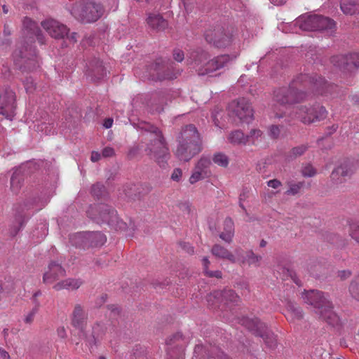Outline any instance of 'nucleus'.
<instances>
[{
	"mask_svg": "<svg viewBox=\"0 0 359 359\" xmlns=\"http://www.w3.org/2000/svg\"><path fill=\"white\" fill-rule=\"evenodd\" d=\"M211 253L215 257L221 259H226L231 263H236L237 262L235 255L231 252L227 248L219 244H215L212 245L211 249Z\"/></svg>",
	"mask_w": 359,
	"mask_h": 359,
	"instance_id": "nucleus-28",
	"label": "nucleus"
},
{
	"mask_svg": "<svg viewBox=\"0 0 359 359\" xmlns=\"http://www.w3.org/2000/svg\"><path fill=\"white\" fill-rule=\"evenodd\" d=\"M233 231H231L230 229L222 232L219 234V238L224 241L227 243H231L232 241V238L233 237Z\"/></svg>",
	"mask_w": 359,
	"mask_h": 359,
	"instance_id": "nucleus-51",
	"label": "nucleus"
},
{
	"mask_svg": "<svg viewBox=\"0 0 359 359\" xmlns=\"http://www.w3.org/2000/svg\"><path fill=\"white\" fill-rule=\"evenodd\" d=\"M327 240L334 245L339 248H343L346 245V243L345 240H343L339 235L337 234H330L327 237Z\"/></svg>",
	"mask_w": 359,
	"mask_h": 359,
	"instance_id": "nucleus-47",
	"label": "nucleus"
},
{
	"mask_svg": "<svg viewBox=\"0 0 359 359\" xmlns=\"http://www.w3.org/2000/svg\"><path fill=\"white\" fill-rule=\"evenodd\" d=\"M246 136L240 130L232 131L229 137L228 140L233 144H246Z\"/></svg>",
	"mask_w": 359,
	"mask_h": 359,
	"instance_id": "nucleus-35",
	"label": "nucleus"
},
{
	"mask_svg": "<svg viewBox=\"0 0 359 359\" xmlns=\"http://www.w3.org/2000/svg\"><path fill=\"white\" fill-rule=\"evenodd\" d=\"M13 57L15 66L22 72H33L39 67L36 48L32 46L16 49Z\"/></svg>",
	"mask_w": 359,
	"mask_h": 359,
	"instance_id": "nucleus-8",
	"label": "nucleus"
},
{
	"mask_svg": "<svg viewBox=\"0 0 359 359\" xmlns=\"http://www.w3.org/2000/svg\"><path fill=\"white\" fill-rule=\"evenodd\" d=\"M280 134V129L277 125H272L269 128V136L273 139H277Z\"/></svg>",
	"mask_w": 359,
	"mask_h": 359,
	"instance_id": "nucleus-54",
	"label": "nucleus"
},
{
	"mask_svg": "<svg viewBox=\"0 0 359 359\" xmlns=\"http://www.w3.org/2000/svg\"><path fill=\"white\" fill-rule=\"evenodd\" d=\"M176 140L177 145L175 155L180 161H189L202 151L201 135L193 124L182 127Z\"/></svg>",
	"mask_w": 359,
	"mask_h": 359,
	"instance_id": "nucleus-3",
	"label": "nucleus"
},
{
	"mask_svg": "<svg viewBox=\"0 0 359 359\" xmlns=\"http://www.w3.org/2000/svg\"><path fill=\"white\" fill-rule=\"evenodd\" d=\"M212 161L215 163L222 167H226L229 164V158L223 153H217L213 156Z\"/></svg>",
	"mask_w": 359,
	"mask_h": 359,
	"instance_id": "nucleus-44",
	"label": "nucleus"
},
{
	"mask_svg": "<svg viewBox=\"0 0 359 359\" xmlns=\"http://www.w3.org/2000/svg\"><path fill=\"white\" fill-rule=\"evenodd\" d=\"M148 78L154 81L176 79L180 72L174 69L172 62H165L162 58L157 59L147 68Z\"/></svg>",
	"mask_w": 359,
	"mask_h": 359,
	"instance_id": "nucleus-10",
	"label": "nucleus"
},
{
	"mask_svg": "<svg viewBox=\"0 0 359 359\" xmlns=\"http://www.w3.org/2000/svg\"><path fill=\"white\" fill-rule=\"evenodd\" d=\"M349 292L354 299L359 301V276L351 283Z\"/></svg>",
	"mask_w": 359,
	"mask_h": 359,
	"instance_id": "nucleus-45",
	"label": "nucleus"
},
{
	"mask_svg": "<svg viewBox=\"0 0 359 359\" xmlns=\"http://www.w3.org/2000/svg\"><path fill=\"white\" fill-rule=\"evenodd\" d=\"M321 269V266L316 262H313L312 264H310L308 267V270L311 276L315 277H318L320 273L318 271Z\"/></svg>",
	"mask_w": 359,
	"mask_h": 359,
	"instance_id": "nucleus-53",
	"label": "nucleus"
},
{
	"mask_svg": "<svg viewBox=\"0 0 359 359\" xmlns=\"http://www.w3.org/2000/svg\"><path fill=\"white\" fill-rule=\"evenodd\" d=\"M205 39L209 43H212L215 46L221 48L229 45L231 34L226 33L222 27H217L213 30L206 31Z\"/></svg>",
	"mask_w": 359,
	"mask_h": 359,
	"instance_id": "nucleus-15",
	"label": "nucleus"
},
{
	"mask_svg": "<svg viewBox=\"0 0 359 359\" xmlns=\"http://www.w3.org/2000/svg\"><path fill=\"white\" fill-rule=\"evenodd\" d=\"M106 240V236L100 231L88 232L87 248L102 246Z\"/></svg>",
	"mask_w": 359,
	"mask_h": 359,
	"instance_id": "nucleus-32",
	"label": "nucleus"
},
{
	"mask_svg": "<svg viewBox=\"0 0 359 359\" xmlns=\"http://www.w3.org/2000/svg\"><path fill=\"white\" fill-rule=\"evenodd\" d=\"M23 83L27 93H32L34 90L35 83L32 77H26Z\"/></svg>",
	"mask_w": 359,
	"mask_h": 359,
	"instance_id": "nucleus-50",
	"label": "nucleus"
},
{
	"mask_svg": "<svg viewBox=\"0 0 359 359\" xmlns=\"http://www.w3.org/2000/svg\"><path fill=\"white\" fill-rule=\"evenodd\" d=\"M304 184V183L303 182H298L297 184H290V189L287 191L286 193L287 194H291L292 195L297 194V193H299L300 189L303 187Z\"/></svg>",
	"mask_w": 359,
	"mask_h": 359,
	"instance_id": "nucleus-52",
	"label": "nucleus"
},
{
	"mask_svg": "<svg viewBox=\"0 0 359 359\" xmlns=\"http://www.w3.org/2000/svg\"><path fill=\"white\" fill-rule=\"evenodd\" d=\"M236 254L237 256V262H240L241 264L255 265L259 266V263L262 259L261 255L254 253L252 250H248L244 252L242 249H236Z\"/></svg>",
	"mask_w": 359,
	"mask_h": 359,
	"instance_id": "nucleus-22",
	"label": "nucleus"
},
{
	"mask_svg": "<svg viewBox=\"0 0 359 359\" xmlns=\"http://www.w3.org/2000/svg\"><path fill=\"white\" fill-rule=\"evenodd\" d=\"M302 173L304 177H311L316 175V169L311 165L307 164L302 168Z\"/></svg>",
	"mask_w": 359,
	"mask_h": 359,
	"instance_id": "nucleus-48",
	"label": "nucleus"
},
{
	"mask_svg": "<svg viewBox=\"0 0 359 359\" xmlns=\"http://www.w3.org/2000/svg\"><path fill=\"white\" fill-rule=\"evenodd\" d=\"M29 215L22 212H16L12 224L8 229V233L11 236H15L18 232L24 227L29 218Z\"/></svg>",
	"mask_w": 359,
	"mask_h": 359,
	"instance_id": "nucleus-25",
	"label": "nucleus"
},
{
	"mask_svg": "<svg viewBox=\"0 0 359 359\" xmlns=\"http://www.w3.org/2000/svg\"><path fill=\"white\" fill-rule=\"evenodd\" d=\"M229 61V56L222 55L206 61L203 66L197 69L198 75H206L224 67Z\"/></svg>",
	"mask_w": 359,
	"mask_h": 359,
	"instance_id": "nucleus-18",
	"label": "nucleus"
},
{
	"mask_svg": "<svg viewBox=\"0 0 359 359\" xmlns=\"http://www.w3.org/2000/svg\"><path fill=\"white\" fill-rule=\"evenodd\" d=\"M211 161L207 157H202L196 165L194 172L189 178V182L194 184L199 180L209 177L211 175L210 166Z\"/></svg>",
	"mask_w": 359,
	"mask_h": 359,
	"instance_id": "nucleus-17",
	"label": "nucleus"
},
{
	"mask_svg": "<svg viewBox=\"0 0 359 359\" xmlns=\"http://www.w3.org/2000/svg\"><path fill=\"white\" fill-rule=\"evenodd\" d=\"M172 55L175 60L179 62H181L184 59V52L178 48L173 50Z\"/></svg>",
	"mask_w": 359,
	"mask_h": 359,
	"instance_id": "nucleus-55",
	"label": "nucleus"
},
{
	"mask_svg": "<svg viewBox=\"0 0 359 359\" xmlns=\"http://www.w3.org/2000/svg\"><path fill=\"white\" fill-rule=\"evenodd\" d=\"M222 292V303L228 304L229 303H237L240 297L239 296L231 289H224Z\"/></svg>",
	"mask_w": 359,
	"mask_h": 359,
	"instance_id": "nucleus-37",
	"label": "nucleus"
},
{
	"mask_svg": "<svg viewBox=\"0 0 359 359\" xmlns=\"http://www.w3.org/2000/svg\"><path fill=\"white\" fill-rule=\"evenodd\" d=\"M147 21L149 26L157 32L164 31L168 26V21L160 14H149Z\"/></svg>",
	"mask_w": 359,
	"mask_h": 359,
	"instance_id": "nucleus-26",
	"label": "nucleus"
},
{
	"mask_svg": "<svg viewBox=\"0 0 359 359\" xmlns=\"http://www.w3.org/2000/svg\"><path fill=\"white\" fill-rule=\"evenodd\" d=\"M147 132L146 154L154 160L161 168H165L170 158L168 144L162 133L156 126L149 123H143L141 127Z\"/></svg>",
	"mask_w": 359,
	"mask_h": 359,
	"instance_id": "nucleus-2",
	"label": "nucleus"
},
{
	"mask_svg": "<svg viewBox=\"0 0 359 359\" xmlns=\"http://www.w3.org/2000/svg\"><path fill=\"white\" fill-rule=\"evenodd\" d=\"M104 157H111L114 155V149L111 147H105L102 152Z\"/></svg>",
	"mask_w": 359,
	"mask_h": 359,
	"instance_id": "nucleus-61",
	"label": "nucleus"
},
{
	"mask_svg": "<svg viewBox=\"0 0 359 359\" xmlns=\"http://www.w3.org/2000/svg\"><path fill=\"white\" fill-rule=\"evenodd\" d=\"M334 87L318 74L310 76L301 74L293 79L288 88L283 87L276 90L274 100L281 105L294 104L309 100L310 95L306 90H311L319 95H327Z\"/></svg>",
	"mask_w": 359,
	"mask_h": 359,
	"instance_id": "nucleus-1",
	"label": "nucleus"
},
{
	"mask_svg": "<svg viewBox=\"0 0 359 359\" xmlns=\"http://www.w3.org/2000/svg\"><path fill=\"white\" fill-rule=\"evenodd\" d=\"M327 111L325 107L319 103L308 107L300 105L292 108L290 114L291 118L299 119L304 124H311L320 121L327 117Z\"/></svg>",
	"mask_w": 359,
	"mask_h": 359,
	"instance_id": "nucleus-7",
	"label": "nucleus"
},
{
	"mask_svg": "<svg viewBox=\"0 0 359 359\" xmlns=\"http://www.w3.org/2000/svg\"><path fill=\"white\" fill-rule=\"evenodd\" d=\"M229 109L232 114L242 122L249 123L253 119L252 108L250 103L245 98L233 101L229 104Z\"/></svg>",
	"mask_w": 359,
	"mask_h": 359,
	"instance_id": "nucleus-13",
	"label": "nucleus"
},
{
	"mask_svg": "<svg viewBox=\"0 0 359 359\" xmlns=\"http://www.w3.org/2000/svg\"><path fill=\"white\" fill-rule=\"evenodd\" d=\"M229 229L234 232L232 219L230 217H226L224 222V230L226 231Z\"/></svg>",
	"mask_w": 359,
	"mask_h": 359,
	"instance_id": "nucleus-59",
	"label": "nucleus"
},
{
	"mask_svg": "<svg viewBox=\"0 0 359 359\" xmlns=\"http://www.w3.org/2000/svg\"><path fill=\"white\" fill-rule=\"evenodd\" d=\"M182 175V170L180 168H175L171 175V179L173 181L179 182L181 180Z\"/></svg>",
	"mask_w": 359,
	"mask_h": 359,
	"instance_id": "nucleus-57",
	"label": "nucleus"
},
{
	"mask_svg": "<svg viewBox=\"0 0 359 359\" xmlns=\"http://www.w3.org/2000/svg\"><path fill=\"white\" fill-rule=\"evenodd\" d=\"M309 147L308 144H303L294 147L288 152L287 157L289 160H294L302 156L308 150Z\"/></svg>",
	"mask_w": 359,
	"mask_h": 359,
	"instance_id": "nucleus-38",
	"label": "nucleus"
},
{
	"mask_svg": "<svg viewBox=\"0 0 359 359\" xmlns=\"http://www.w3.org/2000/svg\"><path fill=\"white\" fill-rule=\"evenodd\" d=\"M87 215L97 224H107L116 230H126L127 224L118 217L116 210L104 203H98L90 205Z\"/></svg>",
	"mask_w": 359,
	"mask_h": 359,
	"instance_id": "nucleus-5",
	"label": "nucleus"
},
{
	"mask_svg": "<svg viewBox=\"0 0 359 359\" xmlns=\"http://www.w3.org/2000/svg\"><path fill=\"white\" fill-rule=\"evenodd\" d=\"M25 180V175L22 168L16 169L12 174L11 177V189L18 194L21 189Z\"/></svg>",
	"mask_w": 359,
	"mask_h": 359,
	"instance_id": "nucleus-29",
	"label": "nucleus"
},
{
	"mask_svg": "<svg viewBox=\"0 0 359 359\" xmlns=\"http://www.w3.org/2000/svg\"><path fill=\"white\" fill-rule=\"evenodd\" d=\"M189 342V338L184 336L180 332L170 335L166 340L168 359L182 358L184 355V348Z\"/></svg>",
	"mask_w": 359,
	"mask_h": 359,
	"instance_id": "nucleus-11",
	"label": "nucleus"
},
{
	"mask_svg": "<svg viewBox=\"0 0 359 359\" xmlns=\"http://www.w3.org/2000/svg\"><path fill=\"white\" fill-rule=\"evenodd\" d=\"M70 319L71 325L75 329L81 332L84 331L87 324L88 315L81 304H76L74 305Z\"/></svg>",
	"mask_w": 359,
	"mask_h": 359,
	"instance_id": "nucleus-20",
	"label": "nucleus"
},
{
	"mask_svg": "<svg viewBox=\"0 0 359 359\" xmlns=\"http://www.w3.org/2000/svg\"><path fill=\"white\" fill-rule=\"evenodd\" d=\"M91 194L97 199L102 198L106 194V189L102 184L97 183L93 184L91 189Z\"/></svg>",
	"mask_w": 359,
	"mask_h": 359,
	"instance_id": "nucleus-43",
	"label": "nucleus"
},
{
	"mask_svg": "<svg viewBox=\"0 0 359 359\" xmlns=\"http://www.w3.org/2000/svg\"><path fill=\"white\" fill-rule=\"evenodd\" d=\"M351 274V273L350 271L344 270V271H339L338 276H339V277L341 278V280H344V279H346L348 277H350Z\"/></svg>",
	"mask_w": 359,
	"mask_h": 359,
	"instance_id": "nucleus-64",
	"label": "nucleus"
},
{
	"mask_svg": "<svg viewBox=\"0 0 359 359\" xmlns=\"http://www.w3.org/2000/svg\"><path fill=\"white\" fill-rule=\"evenodd\" d=\"M269 187H272L273 189H277L281 185V182L276 179L269 180L267 182Z\"/></svg>",
	"mask_w": 359,
	"mask_h": 359,
	"instance_id": "nucleus-63",
	"label": "nucleus"
},
{
	"mask_svg": "<svg viewBox=\"0 0 359 359\" xmlns=\"http://www.w3.org/2000/svg\"><path fill=\"white\" fill-rule=\"evenodd\" d=\"M88 74L93 80L97 81L107 75V71L102 61L99 59H94L89 63Z\"/></svg>",
	"mask_w": 359,
	"mask_h": 359,
	"instance_id": "nucleus-24",
	"label": "nucleus"
},
{
	"mask_svg": "<svg viewBox=\"0 0 359 359\" xmlns=\"http://www.w3.org/2000/svg\"><path fill=\"white\" fill-rule=\"evenodd\" d=\"M317 18L316 31H333L335 27V22L333 20L320 15H317Z\"/></svg>",
	"mask_w": 359,
	"mask_h": 359,
	"instance_id": "nucleus-33",
	"label": "nucleus"
},
{
	"mask_svg": "<svg viewBox=\"0 0 359 359\" xmlns=\"http://www.w3.org/2000/svg\"><path fill=\"white\" fill-rule=\"evenodd\" d=\"M305 303L313 306L316 309V313L320 319L327 322L329 325L334 326L339 323V317L333 311L332 304L319 290H311L302 294Z\"/></svg>",
	"mask_w": 359,
	"mask_h": 359,
	"instance_id": "nucleus-4",
	"label": "nucleus"
},
{
	"mask_svg": "<svg viewBox=\"0 0 359 359\" xmlns=\"http://www.w3.org/2000/svg\"><path fill=\"white\" fill-rule=\"evenodd\" d=\"M338 129V125L337 124H333L330 127H327L325 132V136L328 137L332 135L333 133H334Z\"/></svg>",
	"mask_w": 359,
	"mask_h": 359,
	"instance_id": "nucleus-62",
	"label": "nucleus"
},
{
	"mask_svg": "<svg viewBox=\"0 0 359 359\" xmlns=\"http://www.w3.org/2000/svg\"><path fill=\"white\" fill-rule=\"evenodd\" d=\"M205 276L210 277V278H222V273L221 271L216 270V271H207L205 273Z\"/></svg>",
	"mask_w": 359,
	"mask_h": 359,
	"instance_id": "nucleus-58",
	"label": "nucleus"
},
{
	"mask_svg": "<svg viewBox=\"0 0 359 359\" xmlns=\"http://www.w3.org/2000/svg\"><path fill=\"white\" fill-rule=\"evenodd\" d=\"M286 307L292 320H300L303 318L302 309L297 304L290 301L287 303Z\"/></svg>",
	"mask_w": 359,
	"mask_h": 359,
	"instance_id": "nucleus-36",
	"label": "nucleus"
},
{
	"mask_svg": "<svg viewBox=\"0 0 359 359\" xmlns=\"http://www.w3.org/2000/svg\"><path fill=\"white\" fill-rule=\"evenodd\" d=\"M180 245L181 248L188 254L193 255L194 252V248L189 243L185 242H180Z\"/></svg>",
	"mask_w": 359,
	"mask_h": 359,
	"instance_id": "nucleus-56",
	"label": "nucleus"
},
{
	"mask_svg": "<svg viewBox=\"0 0 359 359\" xmlns=\"http://www.w3.org/2000/svg\"><path fill=\"white\" fill-rule=\"evenodd\" d=\"M57 334L61 339H66L67 337V331L64 326H60L57 329Z\"/></svg>",
	"mask_w": 359,
	"mask_h": 359,
	"instance_id": "nucleus-60",
	"label": "nucleus"
},
{
	"mask_svg": "<svg viewBox=\"0 0 359 359\" xmlns=\"http://www.w3.org/2000/svg\"><path fill=\"white\" fill-rule=\"evenodd\" d=\"M104 9L101 4L94 1L76 3L71 11L72 15L83 23H91L98 20L104 14Z\"/></svg>",
	"mask_w": 359,
	"mask_h": 359,
	"instance_id": "nucleus-6",
	"label": "nucleus"
},
{
	"mask_svg": "<svg viewBox=\"0 0 359 359\" xmlns=\"http://www.w3.org/2000/svg\"><path fill=\"white\" fill-rule=\"evenodd\" d=\"M39 307V301H35V305L32 308V309L27 313V315L25 318V323L27 324H31L34 319L35 315L37 313Z\"/></svg>",
	"mask_w": 359,
	"mask_h": 359,
	"instance_id": "nucleus-46",
	"label": "nucleus"
},
{
	"mask_svg": "<svg viewBox=\"0 0 359 359\" xmlns=\"http://www.w3.org/2000/svg\"><path fill=\"white\" fill-rule=\"evenodd\" d=\"M37 201L36 198H31L27 199L23 202L22 205H20L19 208L17 210L16 212H22L24 214H27L25 211H28L31 209H33L35 207V204Z\"/></svg>",
	"mask_w": 359,
	"mask_h": 359,
	"instance_id": "nucleus-42",
	"label": "nucleus"
},
{
	"mask_svg": "<svg viewBox=\"0 0 359 359\" xmlns=\"http://www.w3.org/2000/svg\"><path fill=\"white\" fill-rule=\"evenodd\" d=\"M208 59V54L206 51L201 48H197L192 50L189 53L188 60L191 65H194L195 68H199L203 66Z\"/></svg>",
	"mask_w": 359,
	"mask_h": 359,
	"instance_id": "nucleus-27",
	"label": "nucleus"
},
{
	"mask_svg": "<svg viewBox=\"0 0 359 359\" xmlns=\"http://www.w3.org/2000/svg\"><path fill=\"white\" fill-rule=\"evenodd\" d=\"M241 323L255 335L262 337L268 348L274 349L277 346L276 336L259 318L245 317L241 319Z\"/></svg>",
	"mask_w": 359,
	"mask_h": 359,
	"instance_id": "nucleus-9",
	"label": "nucleus"
},
{
	"mask_svg": "<svg viewBox=\"0 0 359 359\" xmlns=\"http://www.w3.org/2000/svg\"><path fill=\"white\" fill-rule=\"evenodd\" d=\"M41 26L51 37L55 39H64L69 31L66 25L53 19L41 22Z\"/></svg>",
	"mask_w": 359,
	"mask_h": 359,
	"instance_id": "nucleus-19",
	"label": "nucleus"
},
{
	"mask_svg": "<svg viewBox=\"0 0 359 359\" xmlns=\"http://www.w3.org/2000/svg\"><path fill=\"white\" fill-rule=\"evenodd\" d=\"M192 359H231L219 348L210 346L207 349L201 344L195 346Z\"/></svg>",
	"mask_w": 359,
	"mask_h": 359,
	"instance_id": "nucleus-16",
	"label": "nucleus"
},
{
	"mask_svg": "<svg viewBox=\"0 0 359 359\" xmlns=\"http://www.w3.org/2000/svg\"><path fill=\"white\" fill-rule=\"evenodd\" d=\"M65 275L66 271L61 264L52 261L48 264V270L43 273V282L46 284H51Z\"/></svg>",
	"mask_w": 359,
	"mask_h": 359,
	"instance_id": "nucleus-21",
	"label": "nucleus"
},
{
	"mask_svg": "<svg viewBox=\"0 0 359 359\" xmlns=\"http://www.w3.org/2000/svg\"><path fill=\"white\" fill-rule=\"evenodd\" d=\"M27 20H29L31 25L30 30L32 32V33L36 36L37 41L41 44H43L45 43V39L44 36L41 32V30L36 26V24L35 22L31 20V19L28 18H25V23Z\"/></svg>",
	"mask_w": 359,
	"mask_h": 359,
	"instance_id": "nucleus-41",
	"label": "nucleus"
},
{
	"mask_svg": "<svg viewBox=\"0 0 359 359\" xmlns=\"http://www.w3.org/2000/svg\"><path fill=\"white\" fill-rule=\"evenodd\" d=\"M350 236L359 244V224H353L349 227Z\"/></svg>",
	"mask_w": 359,
	"mask_h": 359,
	"instance_id": "nucleus-49",
	"label": "nucleus"
},
{
	"mask_svg": "<svg viewBox=\"0 0 359 359\" xmlns=\"http://www.w3.org/2000/svg\"><path fill=\"white\" fill-rule=\"evenodd\" d=\"M82 283L80 279L67 278L53 285V289L56 291H60L63 289L74 290H77Z\"/></svg>",
	"mask_w": 359,
	"mask_h": 359,
	"instance_id": "nucleus-30",
	"label": "nucleus"
},
{
	"mask_svg": "<svg viewBox=\"0 0 359 359\" xmlns=\"http://www.w3.org/2000/svg\"><path fill=\"white\" fill-rule=\"evenodd\" d=\"M340 7L346 15H355L359 13V0H341Z\"/></svg>",
	"mask_w": 359,
	"mask_h": 359,
	"instance_id": "nucleus-31",
	"label": "nucleus"
},
{
	"mask_svg": "<svg viewBox=\"0 0 359 359\" xmlns=\"http://www.w3.org/2000/svg\"><path fill=\"white\" fill-rule=\"evenodd\" d=\"M262 132L259 129H252L250 133L246 136V144H256L258 142L261 141Z\"/></svg>",
	"mask_w": 359,
	"mask_h": 359,
	"instance_id": "nucleus-40",
	"label": "nucleus"
},
{
	"mask_svg": "<svg viewBox=\"0 0 359 359\" xmlns=\"http://www.w3.org/2000/svg\"><path fill=\"white\" fill-rule=\"evenodd\" d=\"M353 162L346 159L335 168L330 175V179L334 184H339L344 183L346 177H351L355 172Z\"/></svg>",
	"mask_w": 359,
	"mask_h": 359,
	"instance_id": "nucleus-14",
	"label": "nucleus"
},
{
	"mask_svg": "<svg viewBox=\"0 0 359 359\" xmlns=\"http://www.w3.org/2000/svg\"><path fill=\"white\" fill-rule=\"evenodd\" d=\"M206 299L209 304L217 306L219 303H222V290H215L210 293Z\"/></svg>",
	"mask_w": 359,
	"mask_h": 359,
	"instance_id": "nucleus-39",
	"label": "nucleus"
},
{
	"mask_svg": "<svg viewBox=\"0 0 359 359\" xmlns=\"http://www.w3.org/2000/svg\"><path fill=\"white\" fill-rule=\"evenodd\" d=\"M332 62L344 73H352L359 68V53L334 56Z\"/></svg>",
	"mask_w": 359,
	"mask_h": 359,
	"instance_id": "nucleus-12",
	"label": "nucleus"
},
{
	"mask_svg": "<svg viewBox=\"0 0 359 359\" xmlns=\"http://www.w3.org/2000/svg\"><path fill=\"white\" fill-rule=\"evenodd\" d=\"M69 242L76 248L86 249L88 244V232L77 233L69 236Z\"/></svg>",
	"mask_w": 359,
	"mask_h": 359,
	"instance_id": "nucleus-34",
	"label": "nucleus"
},
{
	"mask_svg": "<svg viewBox=\"0 0 359 359\" xmlns=\"http://www.w3.org/2000/svg\"><path fill=\"white\" fill-rule=\"evenodd\" d=\"M317 15H304L299 17L295 21V25L298 26L303 31H316Z\"/></svg>",
	"mask_w": 359,
	"mask_h": 359,
	"instance_id": "nucleus-23",
	"label": "nucleus"
}]
</instances>
